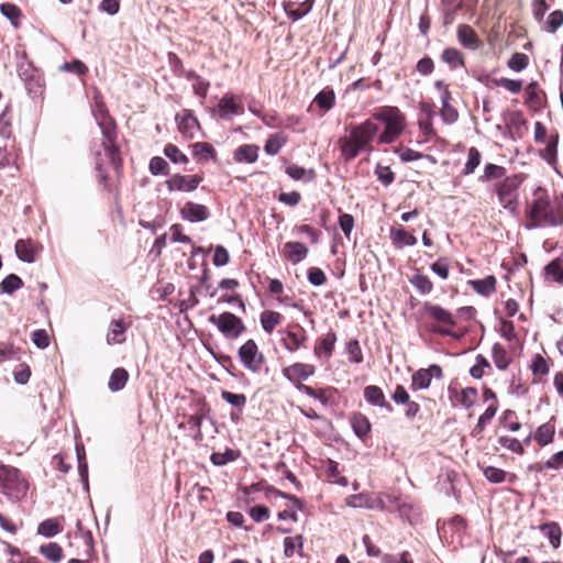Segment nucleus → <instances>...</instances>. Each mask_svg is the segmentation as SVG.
Segmentation results:
<instances>
[{
	"mask_svg": "<svg viewBox=\"0 0 563 563\" xmlns=\"http://www.w3.org/2000/svg\"><path fill=\"white\" fill-rule=\"evenodd\" d=\"M128 379L129 373L124 368L118 367L110 375L108 388L113 393L120 391L124 388Z\"/></svg>",
	"mask_w": 563,
	"mask_h": 563,
	"instance_id": "nucleus-28",
	"label": "nucleus"
},
{
	"mask_svg": "<svg viewBox=\"0 0 563 563\" xmlns=\"http://www.w3.org/2000/svg\"><path fill=\"white\" fill-rule=\"evenodd\" d=\"M148 168L153 175H167L168 174V163L159 156H155L150 161Z\"/></svg>",
	"mask_w": 563,
	"mask_h": 563,
	"instance_id": "nucleus-58",
	"label": "nucleus"
},
{
	"mask_svg": "<svg viewBox=\"0 0 563 563\" xmlns=\"http://www.w3.org/2000/svg\"><path fill=\"white\" fill-rule=\"evenodd\" d=\"M540 530L547 536L551 545L558 549L561 543L562 531L556 522H548L540 526Z\"/></svg>",
	"mask_w": 563,
	"mask_h": 563,
	"instance_id": "nucleus-31",
	"label": "nucleus"
},
{
	"mask_svg": "<svg viewBox=\"0 0 563 563\" xmlns=\"http://www.w3.org/2000/svg\"><path fill=\"white\" fill-rule=\"evenodd\" d=\"M282 333L285 334L282 339L283 346L290 353L299 350L307 339L306 335H299L292 331H284Z\"/></svg>",
	"mask_w": 563,
	"mask_h": 563,
	"instance_id": "nucleus-27",
	"label": "nucleus"
},
{
	"mask_svg": "<svg viewBox=\"0 0 563 563\" xmlns=\"http://www.w3.org/2000/svg\"><path fill=\"white\" fill-rule=\"evenodd\" d=\"M336 342V334L330 330L324 336L318 339L314 345V354L320 358H330Z\"/></svg>",
	"mask_w": 563,
	"mask_h": 563,
	"instance_id": "nucleus-17",
	"label": "nucleus"
},
{
	"mask_svg": "<svg viewBox=\"0 0 563 563\" xmlns=\"http://www.w3.org/2000/svg\"><path fill=\"white\" fill-rule=\"evenodd\" d=\"M164 154L175 164H186L188 157L174 144H167Z\"/></svg>",
	"mask_w": 563,
	"mask_h": 563,
	"instance_id": "nucleus-51",
	"label": "nucleus"
},
{
	"mask_svg": "<svg viewBox=\"0 0 563 563\" xmlns=\"http://www.w3.org/2000/svg\"><path fill=\"white\" fill-rule=\"evenodd\" d=\"M472 288L482 296H489L496 290V278L494 276H487L482 279L470 282Z\"/></svg>",
	"mask_w": 563,
	"mask_h": 563,
	"instance_id": "nucleus-26",
	"label": "nucleus"
},
{
	"mask_svg": "<svg viewBox=\"0 0 563 563\" xmlns=\"http://www.w3.org/2000/svg\"><path fill=\"white\" fill-rule=\"evenodd\" d=\"M364 399L371 406L382 408L387 412L393 411V407L387 401L383 389L376 385H368L364 388Z\"/></svg>",
	"mask_w": 563,
	"mask_h": 563,
	"instance_id": "nucleus-16",
	"label": "nucleus"
},
{
	"mask_svg": "<svg viewBox=\"0 0 563 563\" xmlns=\"http://www.w3.org/2000/svg\"><path fill=\"white\" fill-rule=\"evenodd\" d=\"M175 119L178 125V130L183 135L189 139L196 136L199 130V123L190 110H183L176 115Z\"/></svg>",
	"mask_w": 563,
	"mask_h": 563,
	"instance_id": "nucleus-13",
	"label": "nucleus"
},
{
	"mask_svg": "<svg viewBox=\"0 0 563 563\" xmlns=\"http://www.w3.org/2000/svg\"><path fill=\"white\" fill-rule=\"evenodd\" d=\"M498 443L500 444V446H503L514 453H517V454L523 453V444L516 438L500 437L498 439Z\"/></svg>",
	"mask_w": 563,
	"mask_h": 563,
	"instance_id": "nucleus-56",
	"label": "nucleus"
},
{
	"mask_svg": "<svg viewBox=\"0 0 563 563\" xmlns=\"http://www.w3.org/2000/svg\"><path fill=\"white\" fill-rule=\"evenodd\" d=\"M544 273H545L547 278L563 285V267L559 260H554V261L550 262L545 266Z\"/></svg>",
	"mask_w": 563,
	"mask_h": 563,
	"instance_id": "nucleus-41",
	"label": "nucleus"
},
{
	"mask_svg": "<svg viewBox=\"0 0 563 563\" xmlns=\"http://www.w3.org/2000/svg\"><path fill=\"white\" fill-rule=\"evenodd\" d=\"M476 397H477L476 388L466 387L461 390V393L457 396V400L461 406L468 409L475 404Z\"/></svg>",
	"mask_w": 563,
	"mask_h": 563,
	"instance_id": "nucleus-49",
	"label": "nucleus"
},
{
	"mask_svg": "<svg viewBox=\"0 0 563 563\" xmlns=\"http://www.w3.org/2000/svg\"><path fill=\"white\" fill-rule=\"evenodd\" d=\"M38 552L48 561L54 563H58L63 559V549L56 542H49L47 544L41 545Z\"/></svg>",
	"mask_w": 563,
	"mask_h": 563,
	"instance_id": "nucleus-33",
	"label": "nucleus"
},
{
	"mask_svg": "<svg viewBox=\"0 0 563 563\" xmlns=\"http://www.w3.org/2000/svg\"><path fill=\"white\" fill-rule=\"evenodd\" d=\"M531 228L560 227L563 224V209L559 199L551 202L547 198L536 199L528 210Z\"/></svg>",
	"mask_w": 563,
	"mask_h": 563,
	"instance_id": "nucleus-2",
	"label": "nucleus"
},
{
	"mask_svg": "<svg viewBox=\"0 0 563 563\" xmlns=\"http://www.w3.org/2000/svg\"><path fill=\"white\" fill-rule=\"evenodd\" d=\"M482 159L481 152L476 147H471L467 154V161L463 168L464 175H471L479 166Z\"/></svg>",
	"mask_w": 563,
	"mask_h": 563,
	"instance_id": "nucleus-44",
	"label": "nucleus"
},
{
	"mask_svg": "<svg viewBox=\"0 0 563 563\" xmlns=\"http://www.w3.org/2000/svg\"><path fill=\"white\" fill-rule=\"evenodd\" d=\"M303 547V538L302 536H296L294 538H285L284 539V554L286 558H291L295 554L296 548L298 551Z\"/></svg>",
	"mask_w": 563,
	"mask_h": 563,
	"instance_id": "nucleus-48",
	"label": "nucleus"
},
{
	"mask_svg": "<svg viewBox=\"0 0 563 563\" xmlns=\"http://www.w3.org/2000/svg\"><path fill=\"white\" fill-rule=\"evenodd\" d=\"M22 286V279L15 274H10L1 282L0 292L11 295Z\"/></svg>",
	"mask_w": 563,
	"mask_h": 563,
	"instance_id": "nucleus-40",
	"label": "nucleus"
},
{
	"mask_svg": "<svg viewBox=\"0 0 563 563\" xmlns=\"http://www.w3.org/2000/svg\"><path fill=\"white\" fill-rule=\"evenodd\" d=\"M523 181L521 175L506 176L496 185V192L499 203L504 209L515 213L518 205V189Z\"/></svg>",
	"mask_w": 563,
	"mask_h": 563,
	"instance_id": "nucleus-5",
	"label": "nucleus"
},
{
	"mask_svg": "<svg viewBox=\"0 0 563 563\" xmlns=\"http://www.w3.org/2000/svg\"><path fill=\"white\" fill-rule=\"evenodd\" d=\"M492 357L496 368L499 371L507 369L511 363V358L509 357L506 349L499 343H495L493 345Z\"/></svg>",
	"mask_w": 563,
	"mask_h": 563,
	"instance_id": "nucleus-25",
	"label": "nucleus"
},
{
	"mask_svg": "<svg viewBox=\"0 0 563 563\" xmlns=\"http://www.w3.org/2000/svg\"><path fill=\"white\" fill-rule=\"evenodd\" d=\"M335 102V93L332 89L320 91L313 99V103L323 112L330 111Z\"/></svg>",
	"mask_w": 563,
	"mask_h": 563,
	"instance_id": "nucleus-32",
	"label": "nucleus"
},
{
	"mask_svg": "<svg viewBox=\"0 0 563 563\" xmlns=\"http://www.w3.org/2000/svg\"><path fill=\"white\" fill-rule=\"evenodd\" d=\"M375 122L384 124V131L378 135L382 144L394 143L405 129V117L396 107H383L373 114Z\"/></svg>",
	"mask_w": 563,
	"mask_h": 563,
	"instance_id": "nucleus-3",
	"label": "nucleus"
},
{
	"mask_svg": "<svg viewBox=\"0 0 563 563\" xmlns=\"http://www.w3.org/2000/svg\"><path fill=\"white\" fill-rule=\"evenodd\" d=\"M241 364L252 373H258L265 362L263 353L258 350L256 342L252 339L242 344L238 351Z\"/></svg>",
	"mask_w": 563,
	"mask_h": 563,
	"instance_id": "nucleus-7",
	"label": "nucleus"
},
{
	"mask_svg": "<svg viewBox=\"0 0 563 563\" xmlns=\"http://www.w3.org/2000/svg\"><path fill=\"white\" fill-rule=\"evenodd\" d=\"M496 412H497L496 405L493 404V405L488 406V408L485 410V412L482 416H479L478 421L472 431V434L474 437L481 434L482 431L484 430L485 424L487 422H489L495 417Z\"/></svg>",
	"mask_w": 563,
	"mask_h": 563,
	"instance_id": "nucleus-45",
	"label": "nucleus"
},
{
	"mask_svg": "<svg viewBox=\"0 0 563 563\" xmlns=\"http://www.w3.org/2000/svg\"><path fill=\"white\" fill-rule=\"evenodd\" d=\"M213 148L208 143L197 142L192 145V155L194 157L201 158L203 161H208L213 155Z\"/></svg>",
	"mask_w": 563,
	"mask_h": 563,
	"instance_id": "nucleus-53",
	"label": "nucleus"
},
{
	"mask_svg": "<svg viewBox=\"0 0 563 563\" xmlns=\"http://www.w3.org/2000/svg\"><path fill=\"white\" fill-rule=\"evenodd\" d=\"M432 377L440 379L442 377V368L437 364L430 365L428 368H420L412 375L411 386L415 390L429 388Z\"/></svg>",
	"mask_w": 563,
	"mask_h": 563,
	"instance_id": "nucleus-12",
	"label": "nucleus"
},
{
	"mask_svg": "<svg viewBox=\"0 0 563 563\" xmlns=\"http://www.w3.org/2000/svg\"><path fill=\"white\" fill-rule=\"evenodd\" d=\"M346 505L353 508H369L378 507L376 500L366 494L351 495L346 498Z\"/></svg>",
	"mask_w": 563,
	"mask_h": 563,
	"instance_id": "nucleus-34",
	"label": "nucleus"
},
{
	"mask_svg": "<svg viewBox=\"0 0 563 563\" xmlns=\"http://www.w3.org/2000/svg\"><path fill=\"white\" fill-rule=\"evenodd\" d=\"M229 261H230V255H229L228 250L222 245L216 246L213 258H212L213 265L217 267H222V266L227 265L229 263Z\"/></svg>",
	"mask_w": 563,
	"mask_h": 563,
	"instance_id": "nucleus-63",
	"label": "nucleus"
},
{
	"mask_svg": "<svg viewBox=\"0 0 563 563\" xmlns=\"http://www.w3.org/2000/svg\"><path fill=\"white\" fill-rule=\"evenodd\" d=\"M208 321L228 340L238 339L246 330L242 319L231 312L211 314Z\"/></svg>",
	"mask_w": 563,
	"mask_h": 563,
	"instance_id": "nucleus-6",
	"label": "nucleus"
},
{
	"mask_svg": "<svg viewBox=\"0 0 563 563\" xmlns=\"http://www.w3.org/2000/svg\"><path fill=\"white\" fill-rule=\"evenodd\" d=\"M285 249L288 250V257L294 264L301 262L308 254V247L300 242H287Z\"/></svg>",
	"mask_w": 563,
	"mask_h": 563,
	"instance_id": "nucleus-36",
	"label": "nucleus"
},
{
	"mask_svg": "<svg viewBox=\"0 0 563 563\" xmlns=\"http://www.w3.org/2000/svg\"><path fill=\"white\" fill-rule=\"evenodd\" d=\"M99 126L102 132V147L104 151V156L107 157L108 163L114 169H118L121 165V158L119 156V150L114 145V140H115L114 128L111 122L99 123Z\"/></svg>",
	"mask_w": 563,
	"mask_h": 563,
	"instance_id": "nucleus-8",
	"label": "nucleus"
},
{
	"mask_svg": "<svg viewBox=\"0 0 563 563\" xmlns=\"http://www.w3.org/2000/svg\"><path fill=\"white\" fill-rule=\"evenodd\" d=\"M485 478L494 484H499L506 481L507 473L498 467L487 466L483 470Z\"/></svg>",
	"mask_w": 563,
	"mask_h": 563,
	"instance_id": "nucleus-52",
	"label": "nucleus"
},
{
	"mask_svg": "<svg viewBox=\"0 0 563 563\" xmlns=\"http://www.w3.org/2000/svg\"><path fill=\"white\" fill-rule=\"evenodd\" d=\"M285 143L286 137L280 133H276L268 137V140L265 143L264 150L268 155H276L279 153Z\"/></svg>",
	"mask_w": 563,
	"mask_h": 563,
	"instance_id": "nucleus-43",
	"label": "nucleus"
},
{
	"mask_svg": "<svg viewBox=\"0 0 563 563\" xmlns=\"http://www.w3.org/2000/svg\"><path fill=\"white\" fill-rule=\"evenodd\" d=\"M563 24V12L561 10H555L550 13L547 20V31L550 33H554Z\"/></svg>",
	"mask_w": 563,
	"mask_h": 563,
	"instance_id": "nucleus-61",
	"label": "nucleus"
},
{
	"mask_svg": "<svg viewBox=\"0 0 563 563\" xmlns=\"http://www.w3.org/2000/svg\"><path fill=\"white\" fill-rule=\"evenodd\" d=\"M379 129V124L374 121L373 115L363 123L353 125L349 130V135L339 140V147L343 158L347 162L354 159L374 141L378 135Z\"/></svg>",
	"mask_w": 563,
	"mask_h": 563,
	"instance_id": "nucleus-1",
	"label": "nucleus"
},
{
	"mask_svg": "<svg viewBox=\"0 0 563 563\" xmlns=\"http://www.w3.org/2000/svg\"><path fill=\"white\" fill-rule=\"evenodd\" d=\"M181 218L189 222H202L209 218V210L206 206L188 201L180 210Z\"/></svg>",
	"mask_w": 563,
	"mask_h": 563,
	"instance_id": "nucleus-15",
	"label": "nucleus"
},
{
	"mask_svg": "<svg viewBox=\"0 0 563 563\" xmlns=\"http://www.w3.org/2000/svg\"><path fill=\"white\" fill-rule=\"evenodd\" d=\"M27 484L18 468L0 467V492L9 499L18 500L26 494Z\"/></svg>",
	"mask_w": 563,
	"mask_h": 563,
	"instance_id": "nucleus-4",
	"label": "nucleus"
},
{
	"mask_svg": "<svg viewBox=\"0 0 563 563\" xmlns=\"http://www.w3.org/2000/svg\"><path fill=\"white\" fill-rule=\"evenodd\" d=\"M457 38L465 48L475 51L479 46L478 36L470 25L462 24L457 27Z\"/></svg>",
	"mask_w": 563,
	"mask_h": 563,
	"instance_id": "nucleus-19",
	"label": "nucleus"
},
{
	"mask_svg": "<svg viewBox=\"0 0 563 563\" xmlns=\"http://www.w3.org/2000/svg\"><path fill=\"white\" fill-rule=\"evenodd\" d=\"M555 428L551 422L541 424L536 432L534 439L539 445L545 446L553 441Z\"/></svg>",
	"mask_w": 563,
	"mask_h": 563,
	"instance_id": "nucleus-35",
	"label": "nucleus"
},
{
	"mask_svg": "<svg viewBox=\"0 0 563 563\" xmlns=\"http://www.w3.org/2000/svg\"><path fill=\"white\" fill-rule=\"evenodd\" d=\"M450 100H451V92H450L449 88H445L443 93L441 95V103H442L441 118H442L443 122H445L446 124H452V123L456 122L459 119V112L454 107H452L450 104Z\"/></svg>",
	"mask_w": 563,
	"mask_h": 563,
	"instance_id": "nucleus-22",
	"label": "nucleus"
},
{
	"mask_svg": "<svg viewBox=\"0 0 563 563\" xmlns=\"http://www.w3.org/2000/svg\"><path fill=\"white\" fill-rule=\"evenodd\" d=\"M129 328L123 320H112L109 324L107 333L108 344H121L125 341V332Z\"/></svg>",
	"mask_w": 563,
	"mask_h": 563,
	"instance_id": "nucleus-18",
	"label": "nucleus"
},
{
	"mask_svg": "<svg viewBox=\"0 0 563 563\" xmlns=\"http://www.w3.org/2000/svg\"><path fill=\"white\" fill-rule=\"evenodd\" d=\"M493 82L495 84V86L503 87L512 93H518L522 89V80L501 77L494 79Z\"/></svg>",
	"mask_w": 563,
	"mask_h": 563,
	"instance_id": "nucleus-50",
	"label": "nucleus"
},
{
	"mask_svg": "<svg viewBox=\"0 0 563 563\" xmlns=\"http://www.w3.org/2000/svg\"><path fill=\"white\" fill-rule=\"evenodd\" d=\"M424 311L434 320L442 322L444 324L454 325L455 320L453 314L449 311L442 308L441 306L433 305L431 302H424L423 305Z\"/></svg>",
	"mask_w": 563,
	"mask_h": 563,
	"instance_id": "nucleus-20",
	"label": "nucleus"
},
{
	"mask_svg": "<svg viewBox=\"0 0 563 563\" xmlns=\"http://www.w3.org/2000/svg\"><path fill=\"white\" fill-rule=\"evenodd\" d=\"M15 254L21 262L34 263L37 255L43 251V245L32 239H20L14 245Z\"/></svg>",
	"mask_w": 563,
	"mask_h": 563,
	"instance_id": "nucleus-10",
	"label": "nucleus"
},
{
	"mask_svg": "<svg viewBox=\"0 0 563 563\" xmlns=\"http://www.w3.org/2000/svg\"><path fill=\"white\" fill-rule=\"evenodd\" d=\"M76 454L78 460V471L80 475L84 488L88 490V464L85 456V450L82 445H76Z\"/></svg>",
	"mask_w": 563,
	"mask_h": 563,
	"instance_id": "nucleus-38",
	"label": "nucleus"
},
{
	"mask_svg": "<svg viewBox=\"0 0 563 563\" xmlns=\"http://www.w3.org/2000/svg\"><path fill=\"white\" fill-rule=\"evenodd\" d=\"M484 368L490 369V364L486 357L478 354L476 356V363L470 369V374L473 378L481 379L484 375Z\"/></svg>",
	"mask_w": 563,
	"mask_h": 563,
	"instance_id": "nucleus-55",
	"label": "nucleus"
},
{
	"mask_svg": "<svg viewBox=\"0 0 563 563\" xmlns=\"http://www.w3.org/2000/svg\"><path fill=\"white\" fill-rule=\"evenodd\" d=\"M530 368L538 376H544L549 373L547 361L539 354L533 357Z\"/></svg>",
	"mask_w": 563,
	"mask_h": 563,
	"instance_id": "nucleus-64",
	"label": "nucleus"
},
{
	"mask_svg": "<svg viewBox=\"0 0 563 563\" xmlns=\"http://www.w3.org/2000/svg\"><path fill=\"white\" fill-rule=\"evenodd\" d=\"M506 177V168L496 164L488 163L484 167V174L481 176V181L490 179L503 180Z\"/></svg>",
	"mask_w": 563,
	"mask_h": 563,
	"instance_id": "nucleus-39",
	"label": "nucleus"
},
{
	"mask_svg": "<svg viewBox=\"0 0 563 563\" xmlns=\"http://www.w3.org/2000/svg\"><path fill=\"white\" fill-rule=\"evenodd\" d=\"M263 330L266 333H272L275 328L282 322V314L276 311L266 310L260 317Z\"/></svg>",
	"mask_w": 563,
	"mask_h": 563,
	"instance_id": "nucleus-30",
	"label": "nucleus"
},
{
	"mask_svg": "<svg viewBox=\"0 0 563 563\" xmlns=\"http://www.w3.org/2000/svg\"><path fill=\"white\" fill-rule=\"evenodd\" d=\"M258 146L254 144L241 145L234 151L233 158L238 163L252 164L258 157Z\"/></svg>",
	"mask_w": 563,
	"mask_h": 563,
	"instance_id": "nucleus-21",
	"label": "nucleus"
},
{
	"mask_svg": "<svg viewBox=\"0 0 563 563\" xmlns=\"http://www.w3.org/2000/svg\"><path fill=\"white\" fill-rule=\"evenodd\" d=\"M410 283L421 295L430 294L433 289V285L429 277L422 274H415L410 278Z\"/></svg>",
	"mask_w": 563,
	"mask_h": 563,
	"instance_id": "nucleus-42",
	"label": "nucleus"
},
{
	"mask_svg": "<svg viewBox=\"0 0 563 563\" xmlns=\"http://www.w3.org/2000/svg\"><path fill=\"white\" fill-rule=\"evenodd\" d=\"M62 531V528L56 519H46L42 521L37 527V534L46 537V538H53L57 536Z\"/></svg>",
	"mask_w": 563,
	"mask_h": 563,
	"instance_id": "nucleus-37",
	"label": "nucleus"
},
{
	"mask_svg": "<svg viewBox=\"0 0 563 563\" xmlns=\"http://www.w3.org/2000/svg\"><path fill=\"white\" fill-rule=\"evenodd\" d=\"M441 59L443 63L449 65L451 69H456L459 67H464V59L461 52L453 47L445 48L441 54Z\"/></svg>",
	"mask_w": 563,
	"mask_h": 563,
	"instance_id": "nucleus-29",
	"label": "nucleus"
},
{
	"mask_svg": "<svg viewBox=\"0 0 563 563\" xmlns=\"http://www.w3.org/2000/svg\"><path fill=\"white\" fill-rule=\"evenodd\" d=\"M25 89L32 98L40 96L43 91V79L40 75L32 77L24 82Z\"/></svg>",
	"mask_w": 563,
	"mask_h": 563,
	"instance_id": "nucleus-59",
	"label": "nucleus"
},
{
	"mask_svg": "<svg viewBox=\"0 0 563 563\" xmlns=\"http://www.w3.org/2000/svg\"><path fill=\"white\" fill-rule=\"evenodd\" d=\"M188 79L192 81V89L195 95L199 96L200 98H205L210 86L209 81L192 73L188 74Z\"/></svg>",
	"mask_w": 563,
	"mask_h": 563,
	"instance_id": "nucleus-47",
	"label": "nucleus"
},
{
	"mask_svg": "<svg viewBox=\"0 0 563 563\" xmlns=\"http://www.w3.org/2000/svg\"><path fill=\"white\" fill-rule=\"evenodd\" d=\"M390 239L393 243L399 247L413 246L417 244L416 236L407 232L404 227L393 228L390 230Z\"/></svg>",
	"mask_w": 563,
	"mask_h": 563,
	"instance_id": "nucleus-24",
	"label": "nucleus"
},
{
	"mask_svg": "<svg viewBox=\"0 0 563 563\" xmlns=\"http://www.w3.org/2000/svg\"><path fill=\"white\" fill-rule=\"evenodd\" d=\"M314 366L305 363H295L283 369V375L291 383L306 380L314 374Z\"/></svg>",
	"mask_w": 563,
	"mask_h": 563,
	"instance_id": "nucleus-14",
	"label": "nucleus"
},
{
	"mask_svg": "<svg viewBox=\"0 0 563 563\" xmlns=\"http://www.w3.org/2000/svg\"><path fill=\"white\" fill-rule=\"evenodd\" d=\"M0 12L12 23L13 26H19L21 18V10L13 3H2L0 5Z\"/></svg>",
	"mask_w": 563,
	"mask_h": 563,
	"instance_id": "nucleus-46",
	"label": "nucleus"
},
{
	"mask_svg": "<svg viewBox=\"0 0 563 563\" xmlns=\"http://www.w3.org/2000/svg\"><path fill=\"white\" fill-rule=\"evenodd\" d=\"M351 427L357 438L365 440L371 432V422L363 413H355L350 419Z\"/></svg>",
	"mask_w": 563,
	"mask_h": 563,
	"instance_id": "nucleus-23",
	"label": "nucleus"
},
{
	"mask_svg": "<svg viewBox=\"0 0 563 563\" xmlns=\"http://www.w3.org/2000/svg\"><path fill=\"white\" fill-rule=\"evenodd\" d=\"M221 397L228 404L239 408L240 410L246 405V396L244 394H233L231 391L223 390Z\"/></svg>",
	"mask_w": 563,
	"mask_h": 563,
	"instance_id": "nucleus-54",
	"label": "nucleus"
},
{
	"mask_svg": "<svg viewBox=\"0 0 563 563\" xmlns=\"http://www.w3.org/2000/svg\"><path fill=\"white\" fill-rule=\"evenodd\" d=\"M201 180L202 178L198 175L184 176L175 174L166 180V187L168 191L191 192L198 188Z\"/></svg>",
	"mask_w": 563,
	"mask_h": 563,
	"instance_id": "nucleus-11",
	"label": "nucleus"
},
{
	"mask_svg": "<svg viewBox=\"0 0 563 563\" xmlns=\"http://www.w3.org/2000/svg\"><path fill=\"white\" fill-rule=\"evenodd\" d=\"M11 108L7 106L0 114V135L8 139L11 134Z\"/></svg>",
	"mask_w": 563,
	"mask_h": 563,
	"instance_id": "nucleus-57",
	"label": "nucleus"
},
{
	"mask_svg": "<svg viewBox=\"0 0 563 563\" xmlns=\"http://www.w3.org/2000/svg\"><path fill=\"white\" fill-rule=\"evenodd\" d=\"M450 264L448 258L440 257L431 265V271L438 275L441 279H448Z\"/></svg>",
	"mask_w": 563,
	"mask_h": 563,
	"instance_id": "nucleus-60",
	"label": "nucleus"
},
{
	"mask_svg": "<svg viewBox=\"0 0 563 563\" xmlns=\"http://www.w3.org/2000/svg\"><path fill=\"white\" fill-rule=\"evenodd\" d=\"M528 65V56L522 53H515L508 60V67L515 71L523 70Z\"/></svg>",
	"mask_w": 563,
	"mask_h": 563,
	"instance_id": "nucleus-62",
	"label": "nucleus"
},
{
	"mask_svg": "<svg viewBox=\"0 0 563 563\" xmlns=\"http://www.w3.org/2000/svg\"><path fill=\"white\" fill-rule=\"evenodd\" d=\"M216 111L221 119L230 120L233 117L242 115L244 113V106L234 95L225 93L220 99Z\"/></svg>",
	"mask_w": 563,
	"mask_h": 563,
	"instance_id": "nucleus-9",
	"label": "nucleus"
}]
</instances>
